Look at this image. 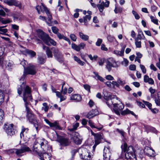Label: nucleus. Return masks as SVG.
I'll return each mask as SVG.
<instances>
[{"label":"nucleus","mask_w":160,"mask_h":160,"mask_svg":"<svg viewBox=\"0 0 160 160\" xmlns=\"http://www.w3.org/2000/svg\"><path fill=\"white\" fill-rule=\"evenodd\" d=\"M122 152H126L125 157L128 160H136L133 147L131 146L127 147V145L124 142L121 146Z\"/></svg>","instance_id":"1"},{"label":"nucleus","mask_w":160,"mask_h":160,"mask_svg":"<svg viewBox=\"0 0 160 160\" xmlns=\"http://www.w3.org/2000/svg\"><path fill=\"white\" fill-rule=\"evenodd\" d=\"M38 31V36L45 44L48 46L50 45L51 44L53 46L56 45V42L52 39L48 34L40 30Z\"/></svg>","instance_id":"2"},{"label":"nucleus","mask_w":160,"mask_h":160,"mask_svg":"<svg viewBox=\"0 0 160 160\" xmlns=\"http://www.w3.org/2000/svg\"><path fill=\"white\" fill-rule=\"evenodd\" d=\"M36 9L39 14H40L41 12H45L47 16L48 20L49 22H46V23L49 26H52V22L51 20L52 19V16L48 9L42 4L41 5L37 6L36 7Z\"/></svg>","instance_id":"3"},{"label":"nucleus","mask_w":160,"mask_h":160,"mask_svg":"<svg viewBox=\"0 0 160 160\" xmlns=\"http://www.w3.org/2000/svg\"><path fill=\"white\" fill-rule=\"evenodd\" d=\"M25 111L26 112V118L31 123H33L35 122H37V118L36 115L33 113L32 110L29 108L28 106L25 107Z\"/></svg>","instance_id":"4"},{"label":"nucleus","mask_w":160,"mask_h":160,"mask_svg":"<svg viewBox=\"0 0 160 160\" xmlns=\"http://www.w3.org/2000/svg\"><path fill=\"white\" fill-rule=\"evenodd\" d=\"M36 72L35 66L32 65H30L27 68H24L23 74L20 79V80H23L27 74L34 75Z\"/></svg>","instance_id":"5"},{"label":"nucleus","mask_w":160,"mask_h":160,"mask_svg":"<svg viewBox=\"0 0 160 160\" xmlns=\"http://www.w3.org/2000/svg\"><path fill=\"white\" fill-rule=\"evenodd\" d=\"M105 63L106 68L109 72L111 70L112 68L118 67L116 62L112 58H110L107 59Z\"/></svg>","instance_id":"6"},{"label":"nucleus","mask_w":160,"mask_h":160,"mask_svg":"<svg viewBox=\"0 0 160 160\" xmlns=\"http://www.w3.org/2000/svg\"><path fill=\"white\" fill-rule=\"evenodd\" d=\"M82 153L80 154V157L83 160H91V156L89 154V151L87 149L82 148L80 149Z\"/></svg>","instance_id":"7"},{"label":"nucleus","mask_w":160,"mask_h":160,"mask_svg":"<svg viewBox=\"0 0 160 160\" xmlns=\"http://www.w3.org/2000/svg\"><path fill=\"white\" fill-rule=\"evenodd\" d=\"M34 143L40 146L41 148L44 151H46V148L48 146L47 141L45 139L42 138H37L36 140Z\"/></svg>","instance_id":"8"},{"label":"nucleus","mask_w":160,"mask_h":160,"mask_svg":"<svg viewBox=\"0 0 160 160\" xmlns=\"http://www.w3.org/2000/svg\"><path fill=\"white\" fill-rule=\"evenodd\" d=\"M31 91H23V100L25 103V106H28L29 102L31 101L32 98L31 95Z\"/></svg>","instance_id":"9"},{"label":"nucleus","mask_w":160,"mask_h":160,"mask_svg":"<svg viewBox=\"0 0 160 160\" xmlns=\"http://www.w3.org/2000/svg\"><path fill=\"white\" fill-rule=\"evenodd\" d=\"M151 97L155 98L156 104L160 106V92L158 91H150Z\"/></svg>","instance_id":"10"},{"label":"nucleus","mask_w":160,"mask_h":160,"mask_svg":"<svg viewBox=\"0 0 160 160\" xmlns=\"http://www.w3.org/2000/svg\"><path fill=\"white\" fill-rule=\"evenodd\" d=\"M51 49L53 52L54 57L59 62L62 61V55L58 49L55 47H53L51 48Z\"/></svg>","instance_id":"11"},{"label":"nucleus","mask_w":160,"mask_h":160,"mask_svg":"<svg viewBox=\"0 0 160 160\" xmlns=\"http://www.w3.org/2000/svg\"><path fill=\"white\" fill-rule=\"evenodd\" d=\"M112 104L113 105V110L114 112L117 115H120V111L122 110L124 107L122 104H118L114 102V101H111Z\"/></svg>","instance_id":"12"},{"label":"nucleus","mask_w":160,"mask_h":160,"mask_svg":"<svg viewBox=\"0 0 160 160\" xmlns=\"http://www.w3.org/2000/svg\"><path fill=\"white\" fill-rule=\"evenodd\" d=\"M31 151L29 148L26 145H23L19 149H16V154L18 157H21V154L26 152Z\"/></svg>","instance_id":"13"},{"label":"nucleus","mask_w":160,"mask_h":160,"mask_svg":"<svg viewBox=\"0 0 160 160\" xmlns=\"http://www.w3.org/2000/svg\"><path fill=\"white\" fill-rule=\"evenodd\" d=\"M110 2L109 1H107L105 2H102L100 4H98L97 5V7L100 12L102 13V14L103 16L105 15L104 13H103V11L104 8V7L108 8L109 6Z\"/></svg>","instance_id":"14"},{"label":"nucleus","mask_w":160,"mask_h":160,"mask_svg":"<svg viewBox=\"0 0 160 160\" xmlns=\"http://www.w3.org/2000/svg\"><path fill=\"white\" fill-rule=\"evenodd\" d=\"M102 93L104 99L108 101H113V99L115 98L116 99V100H118L119 99L116 96L112 95L110 93L108 92L107 91H103Z\"/></svg>","instance_id":"15"},{"label":"nucleus","mask_w":160,"mask_h":160,"mask_svg":"<svg viewBox=\"0 0 160 160\" xmlns=\"http://www.w3.org/2000/svg\"><path fill=\"white\" fill-rule=\"evenodd\" d=\"M13 125L12 124L9 125H6L5 130L8 135L12 136L15 134V131L13 128Z\"/></svg>","instance_id":"16"},{"label":"nucleus","mask_w":160,"mask_h":160,"mask_svg":"<svg viewBox=\"0 0 160 160\" xmlns=\"http://www.w3.org/2000/svg\"><path fill=\"white\" fill-rule=\"evenodd\" d=\"M67 91H60V92L56 91L53 92L56 93L57 96L60 98V101L62 102L65 100L66 98V97L64 95L67 93Z\"/></svg>","instance_id":"17"},{"label":"nucleus","mask_w":160,"mask_h":160,"mask_svg":"<svg viewBox=\"0 0 160 160\" xmlns=\"http://www.w3.org/2000/svg\"><path fill=\"white\" fill-rule=\"evenodd\" d=\"M111 153L109 148L105 147L103 150V156L104 160H109Z\"/></svg>","instance_id":"18"},{"label":"nucleus","mask_w":160,"mask_h":160,"mask_svg":"<svg viewBox=\"0 0 160 160\" xmlns=\"http://www.w3.org/2000/svg\"><path fill=\"white\" fill-rule=\"evenodd\" d=\"M144 152L149 157H153L154 156V151L152 149L148 147L145 148Z\"/></svg>","instance_id":"19"},{"label":"nucleus","mask_w":160,"mask_h":160,"mask_svg":"<svg viewBox=\"0 0 160 160\" xmlns=\"http://www.w3.org/2000/svg\"><path fill=\"white\" fill-rule=\"evenodd\" d=\"M44 121L45 122L48 124L51 127H53L56 129L59 130L62 129L60 127L58 123L55 122L53 123H52L49 122V120L47 119H44Z\"/></svg>","instance_id":"20"},{"label":"nucleus","mask_w":160,"mask_h":160,"mask_svg":"<svg viewBox=\"0 0 160 160\" xmlns=\"http://www.w3.org/2000/svg\"><path fill=\"white\" fill-rule=\"evenodd\" d=\"M4 2L9 6L14 5L16 6H21L20 3H19L16 0H4Z\"/></svg>","instance_id":"21"},{"label":"nucleus","mask_w":160,"mask_h":160,"mask_svg":"<svg viewBox=\"0 0 160 160\" xmlns=\"http://www.w3.org/2000/svg\"><path fill=\"white\" fill-rule=\"evenodd\" d=\"M73 134L74 136L72 138L74 142L77 144H80L81 143L82 140L79 138V133L76 132H74Z\"/></svg>","instance_id":"22"},{"label":"nucleus","mask_w":160,"mask_h":160,"mask_svg":"<svg viewBox=\"0 0 160 160\" xmlns=\"http://www.w3.org/2000/svg\"><path fill=\"white\" fill-rule=\"evenodd\" d=\"M43 49L46 51V53L48 58H52V52L50 48L45 45H43Z\"/></svg>","instance_id":"23"},{"label":"nucleus","mask_w":160,"mask_h":160,"mask_svg":"<svg viewBox=\"0 0 160 160\" xmlns=\"http://www.w3.org/2000/svg\"><path fill=\"white\" fill-rule=\"evenodd\" d=\"M59 141L61 144L63 146H67L69 144L68 139L67 138L62 137L59 139Z\"/></svg>","instance_id":"24"},{"label":"nucleus","mask_w":160,"mask_h":160,"mask_svg":"<svg viewBox=\"0 0 160 160\" xmlns=\"http://www.w3.org/2000/svg\"><path fill=\"white\" fill-rule=\"evenodd\" d=\"M29 87L23 82L22 84L18 86V90H31Z\"/></svg>","instance_id":"25"},{"label":"nucleus","mask_w":160,"mask_h":160,"mask_svg":"<svg viewBox=\"0 0 160 160\" xmlns=\"http://www.w3.org/2000/svg\"><path fill=\"white\" fill-rule=\"evenodd\" d=\"M97 110H92L90 111L87 115V117L89 119L97 115Z\"/></svg>","instance_id":"26"},{"label":"nucleus","mask_w":160,"mask_h":160,"mask_svg":"<svg viewBox=\"0 0 160 160\" xmlns=\"http://www.w3.org/2000/svg\"><path fill=\"white\" fill-rule=\"evenodd\" d=\"M144 81L145 82H148L149 84H153L154 81L152 79L149 78L147 75H145L144 77Z\"/></svg>","instance_id":"27"},{"label":"nucleus","mask_w":160,"mask_h":160,"mask_svg":"<svg viewBox=\"0 0 160 160\" xmlns=\"http://www.w3.org/2000/svg\"><path fill=\"white\" fill-rule=\"evenodd\" d=\"M5 65L6 68L9 70H11L14 66L13 62L9 60L6 61Z\"/></svg>","instance_id":"28"},{"label":"nucleus","mask_w":160,"mask_h":160,"mask_svg":"<svg viewBox=\"0 0 160 160\" xmlns=\"http://www.w3.org/2000/svg\"><path fill=\"white\" fill-rule=\"evenodd\" d=\"M130 114L134 116L136 118L137 117V116L133 112L130 111L128 109H126L122 111L121 112V114L122 115H125L127 114Z\"/></svg>","instance_id":"29"},{"label":"nucleus","mask_w":160,"mask_h":160,"mask_svg":"<svg viewBox=\"0 0 160 160\" xmlns=\"http://www.w3.org/2000/svg\"><path fill=\"white\" fill-rule=\"evenodd\" d=\"M88 124L92 128H97L98 131H100L103 128V126L102 125H100L98 127H96L94 125V123L92 122L91 120H89Z\"/></svg>","instance_id":"30"},{"label":"nucleus","mask_w":160,"mask_h":160,"mask_svg":"<svg viewBox=\"0 0 160 160\" xmlns=\"http://www.w3.org/2000/svg\"><path fill=\"white\" fill-rule=\"evenodd\" d=\"M71 99L78 102L81 100V97L79 94H75L71 96Z\"/></svg>","instance_id":"31"},{"label":"nucleus","mask_w":160,"mask_h":160,"mask_svg":"<svg viewBox=\"0 0 160 160\" xmlns=\"http://www.w3.org/2000/svg\"><path fill=\"white\" fill-rule=\"evenodd\" d=\"M102 138V136L101 134L98 133L94 137L95 143L97 144H99L101 142V139Z\"/></svg>","instance_id":"32"},{"label":"nucleus","mask_w":160,"mask_h":160,"mask_svg":"<svg viewBox=\"0 0 160 160\" xmlns=\"http://www.w3.org/2000/svg\"><path fill=\"white\" fill-rule=\"evenodd\" d=\"M79 35L80 38L84 41H87L89 39V36L88 35L84 34L82 32H79Z\"/></svg>","instance_id":"33"},{"label":"nucleus","mask_w":160,"mask_h":160,"mask_svg":"<svg viewBox=\"0 0 160 160\" xmlns=\"http://www.w3.org/2000/svg\"><path fill=\"white\" fill-rule=\"evenodd\" d=\"M73 59L75 61L81 66H83L85 64V63L84 62L82 61L79 58L76 56H74L73 57Z\"/></svg>","instance_id":"34"},{"label":"nucleus","mask_w":160,"mask_h":160,"mask_svg":"<svg viewBox=\"0 0 160 160\" xmlns=\"http://www.w3.org/2000/svg\"><path fill=\"white\" fill-rule=\"evenodd\" d=\"M29 129L28 128H25L23 126L22 127V131L20 134L21 138L24 136V133H27L28 132Z\"/></svg>","instance_id":"35"},{"label":"nucleus","mask_w":160,"mask_h":160,"mask_svg":"<svg viewBox=\"0 0 160 160\" xmlns=\"http://www.w3.org/2000/svg\"><path fill=\"white\" fill-rule=\"evenodd\" d=\"M124 49L122 48L120 51L115 50L114 51V53L115 54L121 56H123L124 54Z\"/></svg>","instance_id":"36"},{"label":"nucleus","mask_w":160,"mask_h":160,"mask_svg":"<svg viewBox=\"0 0 160 160\" xmlns=\"http://www.w3.org/2000/svg\"><path fill=\"white\" fill-rule=\"evenodd\" d=\"M93 73L94 74V75L95 76V77L94 78H95L97 80H98L102 82H103L104 81V79H103L102 77L100 76L97 72H93Z\"/></svg>","instance_id":"37"},{"label":"nucleus","mask_w":160,"mask_h":160,"mask_svg":"<svg viewBox=\"0 0 160 160\" xmlns=\"http://www.w3.org/2000/svg\"><path fill=\"white\" fill-rule=\"evenodd\" d=\"M137 38L138 40L144 39L145 37L142 31H141L139 32L138 34V37L136 38Z\"/></svg>","instance_id":"38"},{"label":"nucleus","mask_w":160,"mask_h":160,"mask_svg":"<svg viewBox=\"0 0 160 160\" xmlns=\"http://www.w3.org/2000/svg\"><path fill=\"white\" fill-rule=\"evenodd\" d=\"M91 19V17L89 15H86L85 17H83V20L84 22V24L87 25V22L90 20Z\"/></svg>","instance_id":"39"},{"label":"nucleus","mask_w":160,"mask_h":160,"mask_svg":"<svg viewBox=\"0 0 160 160\" xmlns=\"http://www.w3.org/2000/svg\"><path fill=\"white\" fill-rule=\"evenodd\" d=\"M25 52L32 57H34L36 55V52L31 50H26Z\"/></svg>","instance_id":"40"},{"label":"nucleus","mask_w":160,"mask_h":160,"mask_svg":"<svg viewBox=\"0 0 160 160\" xmlns=\"http://www.w3.org/2000/svg\"><path fill=\"white\" fill-rule=\"evenodd\" d=\"M38 145L34 143L33 147V152H35V153L36 154L39 155V152L38 149Z\"/></svg>","instance_id":"41"},{"label":"nucleus","mask_w":160,"mask_h":160,"mask_svg":"<svg viewBox=\"0 0 160 160\" xmlns=\"http://www.w3.org/2000/svg\"><path fill=\"white\" fill-rule=\"evenodd\" d=\"M43 107L42 108V109L44 110L45 112H47L48 111L49 107L47 103L44 102L42 104Z\"/></svg>","instance_id":"42"},{"label":"nucleus","mask_w":160,"mask_h":160,"mask_svg":"<svg viewBox=\"0 0 160 160\" xmlns=\"http://www.w3.org/2000/svg\"><path fill=\"white\" fill-rule=\"evenodd\" d=\"M23 18V16L22 14L21 13L19 14L18 15L14 16L13 17V18L14 20H21Z\"/></svg>","instance_id":"43"},{"label":"nucleus","mask_w":160,"mask_h":160,"mask_svg":"<svg viewBox=\"0 0 160 160\" xmlns=\"http://www.w3.org/2000/svg\"><path fill=\"white\" fill-rule=\"evenodd\" d=\"M0 22H1L2 24H6L11 22V21L8 19L6 20H4L3 18L0 17Z\"/></svg>","instance_id":"44"},{"label":"nucleus","mask_w":160,"mask_h":160,"mask_svg":"<svg viewBox=\"0 0 160 160\" xmlns=\"http://www.w3.org/2000/svg\"><path fill=\"white\" fill-rule=\"evenodd\" d=\"M71 47L73 49L77 51H79L80 50V48H79V46H78L74 43L72 44Z\"/></svg>","instance_id":"45"},{"label":"nucleus","mask_w":160,"mask_h":160,"mask_svg":"<svg viewBox=\"0 0 160 160\" xmlns=\"http://www.w3.org/2000/svg\"><path fill=\"white\" fill-rule=\"evenodd\" d=\"M135 44L137 48H140L141 47V42L139 41L137 38H135Z\"/></svg>","instance_id":"46"},{"label":"nucleus","mask_w":160,"mask_h":160,"mask_svg":"<svg viewBox=\"0 0 160 160\" xmlns=\"http://www.w3.org/2000/svg\"><path fill=\"white\" fill-rule=\"evenodd\" d=\"M104 59L102 58H99L98 59V62L100 66H102L104 63Z\"/></svg>","instance_id":"47"},{"label":"nucleus","mask_w":160,"mask_h":160,"mask_svg":"<svg viewBox=\"0 0 160 160\" xmlns=\"http://www.w3.org/2000/svg\"><path fill=\"white\" fill-rule=\"evenodd\" d=\"M117 81L118 83V85L123 86L126 84V82L124 80H122L121 78H118L117 80Z\"/></svg>","instance_id":"48"},{"label":"nucleus","mask_w":160,"mask_h":160,"mask_svg":"<svg viewBox=\"0 0 160 160\" xmlns=\"http://www.w3.org/2000/svg\"><path fill=\"white\" fill-rule=\"evenodd\" d=\"M150 18L152 22L157 25L158 24V19H155L153 16H150Z\"/></svg>","instance_id":"49"},{"label":"nucleus","mask_w":160,"mask_h":160,"mask_svg":"<svg viewBox=\"0 0 160 160\" xmlns=\"http://www.w3.org/2000/svg\"><path fill=\"white\" fill-rule=\"evenodd\" d=\"M52 32L55 34H57L58 33V29L55 26H53L52 27Z\"/></svg>","instance_id":"50"},{"label":"nucleus","mask_w":160,"mask_h":160,"mask_svg":"<svg viewBox=\"0 0 160 160\" xmlns=\"http://www.w3.org/2000/svg\"><path fill=\"white\" fill-rule=\"evenodd\" d=\"M107 38L108 41L110 42H112L115 39V38L113 36L110 35H108Z\"/></svg>","instance_id":"51"},{"label":"nucleus","mask_w":160,"mask_h":160,"mask_svg":"<svg viewBox=\"0 0 160 160\" xmlns=\"http://www.w3.org/2000/svg\"><path fill=\"white\" fill-rule=\"evenodd\" d=\"M115 87H116L119 88V85H118V83L117 81V82L115 81H112V88H114Z\"/></svg>","instance_id":"52"},{"label":"nucleus","mask_w":160,"mask_h":160,"mask_svg":"<svg viewBox=\"0 0 160 160\" xmlns=\"http://www.w3.org/2000/svg\"><path fill=\"white\" fill-rule=\"evenodd\" d=\"M38 62L40 64H42L45 62L44 59L42 57H39L38 58Z\"/></svg>","instance_id":"53"},{"label":"nucleus","mask_w":160,"mask_h":160,"mask_svg":"<svg viewBox=\"0 0 160 160\" xmlns=\"http://www.w3.org/2000/svg\"><path fill=\"white\" fill-rule=\"evenodd\" d=\"M132 14L134 15L135 18L136 19H138L140 18V17L137 13L134 10H132Z\"/></svg>","instance_id":"54"},{"label":"nucleus","mask_w":160,"mask_h":160,"mask_svg":"<svg viewBox=\"0 0 160 160\" xmlns=\"http://www.w3.org/2000/svg\"><path fill=\"white\" fill-rule=\"evenodd\" d=\"M70 37L72 41L74 42L76 41L77 37L74 34H71L70 35Z\"/></svg>","instance_id":"55"},{"label":"nucleus","mask_w":160,"mask_h":160,"mask_svg":"<svg viewBox=\"0 0 160 160\" xmlns=\"http://www.w3.org/2000/svg\"><path fill=\"white\" fill-rule=\"evenodd\" d=\"M102 42V39L98 38L97 41L96 42V45L98 46H100Z\"/></svg>","instance_id":"56"},{"label":"nucleus","mask_w":160,"mask_h":160,"mask_svg":"<svg viewBox=\"0 0 160 160\" xmlns=\"http://www.w3.org/2000/svg\"><path fill=\"white\" fill-rule=\"evenodd\" d=\"M3 91H0V101L3 102L4 100V94Z\"/></svg>","instance_id":"57"},{"label":"nucleus","mask_w":160,"mask_h":160,"mask_svg":"<svg viewBox=\"0 0 160 160\" xmlns=\"http://www.w3.org/2000/svg\"><path fill=\"white\" fill-rule=\"evenodd\" d=\"M140 66L141 69L142 70V72L143 73H146V70L144 66L143 65L140 64Z\"/></svg>","instance_id":"58"},{"label":"nucleus","mask_w":160,"mask_h":160,"mask_svg":"<svg viewBox=\"0 0 160 160\" xmlns=\"http://www.w3.org/2000/svg\"><path fill=\"white\" fill-rule=\"evenodd\" d=\"M116 131L120 133L122 136L124 137L125 132L122 130H120L118 128L117 129Z\"/></svg>","instance_id":"59"},{"label":"nucleus","mask_w":160,"mask_h":160,"mask_svg":"<svg viewBox=\"0 0 160 160\" xmlns=\"http://www.w3.org/2000/svg\"><path fill=\"white\" fill-rule=\"evenodd\" d=\"M4 117V114L3 111L2 109H0V120H2Z\"/></svg>","instance_id":"60"},{"label":"nucleus","mask_w":160,"mask_h":160,"mask_svg":"<svg viewBox=\"0 0 160 160\" xmlns=\"http://www.w3.org/2000/svg\"><path fill=\"white\" fill-rule=\"evenodd\" d=\"M143 102L145 105L147 106L150 109H151V107L152 106L151 103L147 101H143Z\"/></svg>","instance_id":"61"},{"label":"nucleus","mask_w":160,"mask_h":160,"mask_svg":"<svg viewBox=\"0 0 160 160\" xmlns=\"http://www.w3.org/2000/svg\"><path fill=\"white\" fill-rule=\"evenodd\" d=\"M129 68L131 70L134 71L136 70V66L134 64L131 65L129 67Z\"/></svg>","instance_id":"62"},{"label":"nucleus","mask_w":160,"mask_h":160,"mask_svg":"<svg viewBox=\"0 0 160 160\" xmlns=\"http://www.w3.org/2000/svg\"><path fill=\"white\" fill-rule=\"evenodd\" d=\"M106 78L108 80H114V78L110 75H108L106 77Z\"/></svg>","instance_id":"63"},{"label":"nucleus","mask_w":160,"mask_h":160,"mask_svg":"<svg viewBox=\"0 0 160 160\" xmlns=\"http://www.w3.org/2000/svg\"><path fill=\"white\" fill-rule=\"evenodd\" d=\"M8 152L9 154H12L14 153H16V149H13L8 150Z\"/></svg>","instance_id":"64"}]
</instances>
